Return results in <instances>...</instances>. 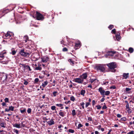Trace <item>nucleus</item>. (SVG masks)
<instances>
[{"label": "nucleus", "mask_w": 134, "mask_h": 134, "mask_svg": "<svg viewBox=\"0 0 134 134\" xmlns=\"http://www.w3.org/2000/svg\"><path fill=\"white\" fill-rule=\"evenodd\" d=\"M88 120L89 121H92V118L91 117H88Z\"/></svg>", "instance_id": "nucleus-57"}, {"label": "nucleus", "mask_w": 134, "mask_h": 134, "mask_svg": "<svg viewBox=\"0 0 134 134\" xmlns=\"http://www.w3.org/2000/svg\"><path fill=\"white\" fill-rule=\"evenodd\" d=\"M61 44H62L64 46H65L66 45V44L65 43L63 40H62V41H61Z\"/></svg>", "instance_id": "nucleus-49"}, {"label": "nucleus", "mask_w": 134, "mask_h": 134, "mask_svg": "<svg viewBox=\"0 0 134 134\" xmlns=\"http://www.w3.org/2000/svg\"><path fill=\"white\" fill-rule=\"evenodd\" d=\"M117 116L118 118H121V117L122 116L120 114H118L117 115Z\"/></svg>", "instance_id": "nucleus-60"}, {"label": "nucleus", "mask_w": 134, "mask_h": 134, "mask_svg": "<svg viewBox=\"0 0 134 134\" xmlns=\"http://www.w3.org/2000/svg\"><path fill=\"white\" fill-rule=\"evenodd\" d=\"M6 52H4L2 53H0V57L1 58H4V54H6Z\"/></svg>", "instance_id": "nucleus-25"}, {"label": "nucleus", "mask_w": 134, "mask_h": 134, "mask_svg": "<svg viewBox=\"0 0 134 134\" xmlns=\"http://www.w3.org/2000/svg\"><path fill=\"white\" fill-rule=\"evenodd\" d=\"M5 111H7V112H8L10 111V110L9 108H5Z\"/></svg>", "instance_id": "nucleus-62"}, {"label": "nucleus", "mask_w": 134, "mask_h": 134, "mask_svg": "<svg viewBox=\"0 0 134 134\" xmlns=\"http://www.w3.org/2000/svg\"><path fill=\"white\" fill-rule=\"evenodd\" d=\"M125 90L127 92V93H130V92H129V91L131 90V88L126 87V88Z\"/></svg>", "instance_id": "nucleus-27"}, {"label": "nucleus", "mask_w": 134, "mask_h": 134, "mask_svg": "<svg viewBox=\"0 0 134 134\" xmlns=\"http://www.w3.org/2000/svg\"><path fill=\"white\" fill-rule=\"evenodd\" d=\"M105 65L103 64H99L96 66L95 69L98 71L104 72L105 71Z\"/></svg>", "instance_id": "nucleus-1"}, {"label": "nucleus", "mask_w": 134, "mask_h": 134, "mask_svg": "<svg viewBox=\"0 0 134 134\" xmlns=\"http://www.w3.org/2000/svg\"><path fill=\"white\" fill-rule=\"evenodd\" d=\"M9 109L10 110H11L12 111H13L14 110V107L12 106H10L9 107Z\"/></svg>", "instance_id": "nucleus-34"}, {"label": "nucleus", "mask_w": 134, "mask_h": 134, "mask_svg": "<svg viewBox=\"0 0 134 134\" xmlns=\"http://www.w3.org/2000/svg\"><path fill=\"white\" fill-rule=\"evenodd\" d=\"M56 107L55 106L53 105L51 107V109L53 110H56L55 109Z\"/></svg>", "instance_id": "nucleus-37"}, {"label": "nucleus", "mask_w": 134, "mask_h": 134, "mask_svg": "<svg viewBox=\"0 0 134 134\" xmlns=\"http://www.w3.org/2000/svg\"><path fill=\"white\" fill-rule=\"evenodd\" d=\"M48 83V82L46 80L43 82V83H42V86L43 87H44L45 86L47 85Z\"/></svg>", "instance_id": "nucleus-21"}, {"label": "nucleus", "mask_w": 134, "mask_h": 134, "mask_svg": "<svg viewBox=\"0 0 134 134\" xmlns=\"http://www.w3.org/2000/svg\"><path fill=\"white\" fill-rule=\"evenodd\" d=\"M70 100L73 101L74 102L75 100V98L73 96H72L70 97Z\"/></svg>", "instance_id": "nucleus-32"}, {"label": "nucleus", "mask_w": 134, "mask_h": 134, "mask_svg": "<svg viewBox=\"0 0 134 134\" xmlns=\"http://www.w3.org/2000/svg\"><path fill=\"white\" fill-rule=\"evenodd\" d=\"M0 126L2 127H5L4 125V124L2 123H1V124H0Z\"/></svg>", "instance_id": "nucleus-58"}, {"label": "nucleus", "mask_w": 134, "mask_h": 134, "mask_svg": "<svg viewBox=\"0 0 134 134\" xmlns=\"http://www.w3.org/2000/svg\"><path fill=\"white\" fill-rule=\"evenodd\" d=\"M23 66H24V68H26V69H29V71H31V69L30 68V66L29 65H24L23 64H22Z\"/></svg>", "instance_id": "nucleus-19"}, {"label": "nucleus", "mask_w": 134, "mask_h": 134, "mask_svg": "<svg viewBox=\"0 0 134 134\" xmlns=\"http://www.w3.org/2000/svg\"><path fill=\"white\" fill-rule=\"evenodd\" d=\"M81 46L80 42L79 41L75 43V46L74 48L75 49H77L79 48Z\"/></svg>", "instance_id": "nucleus-10"}, {"label": "nucleus", "mask_w": 134, "mask_h": 134, "mask_svg": "<svg viewBox=\"0 0 134 134\" xmlns=\"http://www.w3.org/2000/svg\"><path fill=\"white\" fill-rule=\"evenodd\" d=\"M4 100L5 103H8L9 102V99L7 98H5Z\"/></svg>", "instance_id": "nucleus-45"}, {"label": "nucleus", "mask_w": 134, "mask_h": 134, "mask_svg": "<svg viewBox=\"0 0 134 134\" xmlns=\"http://www.w3.org/2000/svg\"><path fill=\"white\" fill-rule=\"evenodd\" d=\"M134 131H132L130 132L127 133V134H134Z\"/></svg>", "instance_id": "nucleus-53"}, {"label": "nucleus", "mask_w": 134, "mask_h": 134, "mask_svg": "<svg viewBox=\"0 0 134 134\" xmlns=\"http://www.w3.org/2000/svg\"><path fill=\"white\" fill-rule=\"evenodd\" d=\"M59 114L60 116L62 117H64L65 116V112H62V110H60L59 113Z\"/></svg>", "instance_id": "nucleus-17"}, {"label": "nucleus", "mask_w": 134, "mask_h": 134, "mask_svg": "<svg viewBox=\"0 0 134 134\" xmlns=\"http://www.w3.org/2000/svg\"><path fill=\"white\" fill-rule=\"evenodd\" d=\"M107 65L109 68L111 70V72H115V70L114 69V68L116 67V64L115 62H112L108 64H107Z\"/></svg>", "instance_id": "nucleus-3"}, {"label": "nucleus", "mask_w": 134, "mask_h": 134, "mask_svg": "<svg viewBox=\"0 0 134 134\" xmlns=\"http://www.w3.org/2000/svg\"><path fill=\"white\" fill-rule=\"evenodd\" d=\"M83 126V125L81 124H78L77 128L78 129H79L81 127H82Z\"/></svg>", "instance_id": "nucleus-46"}, {"label": "nucleus", "mask_w": 134, "mask_h": 134, "mask_svg": "<svg viewBox=\"0 0 134 134\" xmlns=\"http://www.w3.org/2000/svg\"><path fill=\"white\" fill-rule=\"evenodd\" d=\"M39 81V79L38 78H36L34 80V83H36L38 82Z\"/></svg>", "instance_id": "nucleus-43"}, {"label": "nucleus", "mask_w": 134, "mask_h": 134, "mask_svg": "<svg viewBox=\"0 0 134 134\" xmlns=\"http://www.w3.org/2000/svg\"><path fill=\"white\" fill-rule=\"evenodd\" d=\"M16 52L15 50H12L11 53L13 55H14L15 54Z\"/></svg>", "instance_id": "nucleus-38"}, {"label": "nucleus", "mask_w": 134, "mask_h": 134, "mask_svg": "<svg viewBox=\"0 0 134 134\" xmlns=\"http://www.w3.org/2000/svg\"><path fill=\"white\" fill-rule=\"evenodd\" d=\"M116 38L117 40L118 41L120 40L121 38L119 34H118L116 35Z\"/></svg>", "instance_id": "nucleus-22"}, {"label": "nucleus", "mask_w": 134, "mask_h": 134, "mask_svg": "<svg viewBox=\"0 0 134 134\" xmlns=\"http://www.w3.org/2000/svg\"><path fill=\"white\" fill-rule=\"evenodd\" d=\"M98 91L100 92L101 94L103 96L104 95L105 91L103 90L102 87H100L98 89Z\"/></svg>", "instance_id": "nucleus-13"}, {"label": "nucleus", "mask_w": 134, "mask_h": 134, "mask_svg": "<svg viewBox=\"0 0 134 134\" xmlns=\"http://www.w3.org/2000/svg\"><path fill=\"white\" fill-rule=\"evenodd\" d=\"M84 104H85V103L84 102H82V103H80V105L81 106L82 108L83 109H84Z\"/></svg>", "instance_id": "nucleus-39"}, {"label": "nucleus", "mask_w": 134, "mask_h": 134, "mask_svg": "<svg viewBox=\"0 0 134 134\" xmlns=\"http://www.w3.org/2000/svg\"><path fill=\"white\" fill-rule=\"evenodd\" d=\"M114 27L112 25H110L108 27V28L110 29L111 30L112 28Z\"/></svg>", "instance_id": "nucleus-44"}, {"label": "nucleus", "mask_w": 134, "mask_h": 134, "mask_svg": "<svg viewBox=\"0 0 134 134\" xmlns=\"http://www.w3.org/2000/svg\"><path fill=\"white\" fill-rule=\"evenodd\" d=\"M24 84L25 85H27L28 84V82L25 80H24Z\"/></svg>", "instance_id": "nucleus-59"}, {"label": "nucleus", "mask_w": 134, "mask_h": 134, "mask_svg": "<svg viewBox=\"0 0 134 134\" xmlns=\"http://www.w3.org/2000/svg\"><path fill=\"white\" fill-rule=\"evenodd\" d=\"M7 75L5 74L0 75V82L2 83L6 82L7 81Z\"/></svg>", "instance_id": "nucleus-4"}, {"label": "nucleus", "mask_w": 134, "mask_h": 134, "mask_svg": "<svg viewBox=\"0 0 134 134\" xmlns=\"http://www.w3.org/2000/svg\"><path fill=\"white\" fill-rule=\"evenodd\" d=\"M13 132H14L16 134L19 133V131L16 129H13Z\"/></svg>", "instance_id": "nucleus-29"}, {"label": "nucleus", "mask_w": 134, "mask_h": 134, "mask_svg": "<svg viewBox=\"0 0 134 134\" xmlns=\"http://www.w3.org/2000/svg\"><path fill=\"white\" fill-rule=\"evenodd\" d=\"M57 93V91H54L53 92V97H55L56 96V94Z\"/></svg>", "instance_id": "nucleus-42"}, {"label": "nucleus", "mask_w": 134, "mask_h": 134, "mask_svg": "<svg viewBox=\"0 0 134 134\" xmlns=\"http://www.w3.org/2000/svg\"><path fill=\"white\" fill-rule=\"evenodd\" d=\"M104 104L105 105L103 106L102 108V109H106L107 108V107H106V105L105 104V103H104Z\"/></svg>", "instance_id": "nucleus-56"}, {"label": "nucleus", "mask_w": 134, "mask_h": 134, "mask_svg": "<svg viewBox=\"0 0 134 134\" xmlns=\"http://www.w3.org/2000/svg\"><path fill=\"white\" fill-rule=\"evenodd\" d=\"M85 93V91L84 90H82L81 91L80 94L83 95V96H84V94Z\"/></svg>", "instance_id": "nucleus-24"}, {"label": "nucleus", "mask_w": 134, "mask_h": 134, "mask_svg": "<svg viewBox=\"0 0 134 134\" xmlns=\"http://www.w3.org/2000/svg\"><path fill=\"white\" fill-rule=\"evenodd\" d=\"M13 127L17 128L19 129L22 127L21 126L20 124H13Z\"/></svg>", "instance_id": "nucleus-14"}, {"label": "nucleus", "mask_w": 134, "mask_h": 134, "mask_svg": "<svg viewBox=\"0 0 134 134\" xmlns=\"http://www.w3.org/2000/svg\"><path fill=\"white\" fill-rule=\"evenodd\" d=\"M2 11L1 10L0 11V18H1L4 15V13L2 14Z\"/></svg>", "instance_id": "nucleus-40"}, {"label": "nucleus", "mask_w": 134, "mask_h": 134, "mask_svg": "<svg viewBox=\"0 0 134 134\" xmlns=\"http://www.w3.org/2000/svg\"><path fill=\"white\" fill-rule=\"evenodd\" d=\"M42 68L41 67H40L39 66L36 67L35 69V70H42Z\"/></svg>", "instance_id": "nucleus-28"}, {"label": "nucleus", "mask_w": 134, "mask_h": 134, "mask_svg": "<svg viewBox=\"0 0 134 134\" xmlns=\"http://www.w3.org/2000/svg\"><path fill=\"white\" fill-rule=\"evenodd\" d=\"M15 8V7H12V9L10 8V9H4L3 10H2V12L1 13L2 14L4 13V15L6 13H7L8 12H9V11H12V10H13Z\"/></svg>", "instance_id": "nucleus-6"}, {"label": "nucleus", "mask_w": 134, "mask_h": 134, "mask_svg": "<svg viewBox=\"0 0 134 134\" xmlns=\"http://www.w3.org/2000/svg\"><path fill=\"white\" fill-rule=\"evenodd\" d=\"M48 119L50 120L49 121H46V122H47L49 126H51L55 124V122L54 121V119H50V118H49Z\"/></svg>", "instance_id": "nucleus-7"}, {"label": "nucleus", "mask_w": 134, "mask_h": 134, "mask_svg": "<svg viewBox=\"0 0 134 134\" xmlns=\"http://www.w3.org/2000/svg\"><path fill=\"white\" fill-rule=\"evenodd\" d=\"M13 35V33L12 32L8 31L5 35V36L6 38H8Z\"/></svg>", "instance_id": "nucleus-9"}, {"label": "nucleus", "mask_w": 134, "mask_h": 134, "mask_svg": "<svg viewBox=\"0 0 134 134\" xmlns=\"http://www.w3.org/2000/svg\"><path fill=\"white\" fill-rule=\"evenodd\" d=\"M75 82L78 83H82L83 80L81 79L80 78H76L75 79Z\"/></svg>", "instance_id": "nucleus-12"}, {"label": "nucleus", "mask_w": 134, "mask_h": 134, "mask_svg": "<svg viewBox=\"0 0 134 134\" xmlns=\"http://www.w3.org/2000/svg\"><path fill=\"white\" fill-rule=\"evenodd\" d=\"M2 105L3 106H4L6 105V104L4 102H3L2 103Z\"/></svg>", "instance_id": "nucleus-64"}, {"label": "nucleus", "mask_w": 134, "mask_h": 134, "mask_svg": "<svg viewBox=\"0 0 134 134\" xmlns=\"http://www.w3.org/2000/svg\"><path fill=\"white\" fill-rule=\"evenodd\" d=\"M87 75L86 73H85L83 74L81 76V78L82 80L86 79L87 77Z\"/></svg>", "instance_id": "nucleus-16"}, {"label": "nucleus", "mask_w": 134, "mask_h": 134, "mask_svg": "<svg viewBox=\"0 0 134 134\" xmlns=\"http://www.w3.org/2000/svg\"><path fill=\"white\" fill-rule=\"evenodd\" d=\"M68 51L67 49L65 47L63 49V51L64 52L67 51Z\"/></svg>", "instance_id": "nucleus-54"}, {"label": "nucleus", "mask_w": 134, "mask_h": 134, "mask_svg": "<svg viewBox=\"0 0 134 134\" xmlns=\"http://www.w3.org/2000/svg\"><path fill=\"white\" fill-rule=\"evenodd\" d=\"M72 114L73 116H74L76 114L75 110L74 109L72 111Z\"/></svg>", "instance_id": "nucleus-33"}, {"label": "nucleus", "mask_w": 134, "mask_h": 134, "mask_svg": "<svg viewBox=\"0 0 134 134\" xmlns=\"http://www.w3.org/2000/svg\"><path fill=\"white\" fill-rule=\"evenodd\" d=\"M109 82L108 81H104L103 82V85H107V83H109Z\"/></svg>", "instance_id": "nucleus-55"}, {"label": "nucleus", "mask_w": 134, "mask_h": 134, "mask_svg": "<svg viewBox=\"0 0 134 134\" xmlns=\"http://www.w3.org/2000/svg\"><path fill=\"white\" fill-rule=\"evenodd\" d=\"M129 51L130 53H132L133 51V49L132 48H129Z\"/></svg>", "instance_id": "nucleus-31"}, {"label": "nucleus", "mask_w": 134, "mask_h": 134, "mask_svg": "<svg viewBox=\"0 0 134 134\" xmlns=\"http://www.w3.org/2000/svg\"><path fill=\"white\" fill-rule=\"evenodd\" d=\"M129 73H124L123 74V78L122 79H126L129 78Z\"/></svg>", "instance_id": "nucleus-15"}, {"label": "nucleus", "mask_w": 134, "mask_h": 134, "mask_svg": "<svg viewBox=\"0 0 134 134\" xmlns=\"http://www.w3.org/2000/svg\"><path fill=\"white\" fill-rule=\"evenodd\" d=\"M116 31V29H114L111 30V32L112 33L115 34Z\"/></svg>", "instance_id": "nucleus-47"}, {"label": "nucleus", "mask_w": 134, "mask_h": 134, "mask_svg": "<svg viewBox=\"0 0 134 134\" xmlns=\"http://www.w3.org/2000/svg\"><path fill=\"white\" fill-rule=\"evenodd\" d=\"M110 92L109 91H105L104 95L106 96H108L110 94Z\"/></svg>", "instance_id": "nucleus-30"}, {"label": "nucleus", "mask_w": 134, "mask_h": 134, "mask_svg": "<svg viewBox=\"0 0 134 134\" xmlns=\"http://www.w3.org/2000/svg\"><path fill=\"white\" fill-rule=\"evenodd\" d=\"M23 20L21 19V18H18L17 20H16V24H19L22 22Z\"/></svg>", "instance_id": "nucleus-18"}, {"label": "nucleus", "mask_w": 134, "mask_h": 134, "mask_svg": "<svg viewBox=\"0 0 134 134\" xmlns=\"http://www.w3.org/2000/svg\"><path fill=\"white\" fill-rule=\"evenodd\" d=\"M19 54L22 56L28 57L30 55V53H27L25 52V49L24 48H22L19 50Z\"/></svg>", "instance_id": "nucleus-2"}, {"label": "nucleus", "mask_w": 134, "mask_h": 134, "mask_svg": "<svg viewBox=\"0 0 134 134\" xmlns=\"http://www.w3.org/2000/svg\"><path fill=\"white\" fill-rule=\"evenodd\" d=\"M90 104V103L89 102H87L86 104L85 107L86 108Z\"/></svg>", "instance_id": "nucleus-51"}, {"label": "nucleus", "mask_w": 134, "mask_h": 134, "mask_svg": "<svg viewBox=\"0 0 134 134\" xmlns=\"http://www.w3.org/2000/svg\"><path fill=\"white\" fill-rule=\"evenodd\" d=\"M68 62L70 63V64L72 66L74 65V61L72 60L71 59H69L68 60Z\"/></svg>", "instance_id": "nucleus-20"}, {"label": "nucleus", "mask_w": 134, "mask_h": 134, "mask_svg": "<svg viewBox=\"0 0 134 134\" xmlns=\"http://www.w3.org/2000/svg\"><path fill=\"white\" fill-rule=\"evenodd\" d=\"M96 107H97V109L99 110L101 108V107L100 105H97Z\"/></svg>", "instance_id": "nucleus-52"}, {"label": "nucleus", "mask_w": 134, "mask_h": 134, "mask_svg": "<svg viewBox=\"0 0 134 134\" xmlns=\"http://www.w3.org/2000/svg\"><path fill=\"white\" fill-rule=\"evenodd\" d=\"M31 111V109L30 108H29L27 110V111L28 113H30Z\"/></svg>", "instance_id": "nucleus-41"}, {"label": "nucleus", "mask_w": 134, "mask_h": 134, "mask_svg": "<svg viewBox=\"0 0 134 134\" xmlns=\"http://www.w3.org/2000/svg\"><path fill=\"white\" fill-rule=\"evenodd\" d=\"M128 111V112L129 113H131V109L129 108H128L127 109H126Z\"/></svg>", "instance_id": "nucleus-50"}, {"label": "nucleus", "mask_w": 134, "mask_h": 134, "mask_svg": "<svg viewBox=\"0 0 134 134\" xmlns=\"http://www.w3.org/2000/svg\"><path fill=\"white\" fill-rule=\"evenodd\" d=\"M20 112L22 113H23L25 112H26V109L25 108L23 110H20Z\"/></svg>", "instance_id": "nucleus-36"}, {"label": "nucleus", "mask_w": 134, "mask_h": 134, "mask_svg": "<svg viewBox=\"0 0 134 134\" xmlns=\"http://www.w3.org/2000/svg\"><path fill=\"white\" fill-rule=\"evenodd\" d=\"M42 61L43 62H46L48 61L49 59V58L47 56H45L41 58Z\"/></svg>", "instance_id": "nucleus-11"}, {"label": "nucleus", "mask_w": 134, "mask_h": 134, "mask_svg": "<svg viewBox=\"0 0 134 134\" xmlns=\"http://www.w3.org/2000/svg\"><path fill=\"white\" fill-rule=\"evenodd\" d=\"M115 53V52L112 51H109L108 52L107 54L105 55V56L106 57H108V56H114Z\"/></svg>", "instance_id": "nucleus-8"}, {"label": "nucleus", "mask_w": 134, "mask_h": 134, "mask_svg": "<svg viewBox=\"0 0 134 134\" xmlns=\"http://www.w3.org/2000/svg\"><path fill=\"white\" fill-rule=\"evenodd\" d=\"M126 119L125 117H123L121 118L120 120L119 121L121 122H122L121 121H126Z\"/></svg>", "instance_id": "nucleus-26"}, {"label": "nucleus", "mask_w": 134, "mask_h": 134, "mask_svg": "<svg viewBox=\"0 0 134 134\" xmlns=\"http://www.w3.org/2000/svg\"><path fill=\"white\" fill-rule=\"evenodd\" d=\"M28 36H25L24 37V41H25V42H27V40H28Z\"/></svg>", "instance_id": "nucleus-23"}, {"label": "nucleus", "mask_w": 134, "mask_h": 134, "mask_svg": "<svg viewBox=\"0 0 134 134\" xmlns=\"http://www.w3.org/2000/svg\"><path fill=\"white\" fill-rule=\"evenodd\" d=\"M56 106H57L58 107H61L63 105L62 104H56Z\"/></svg>", "instance_id": "nucleus-48"}, {"label": "nucleus", "mask_w": 134, "mask_h": 134, "mask_svg": "<svg viewBox=\"0 0 134 134\" xmlns=\"http://www.w3.org/2000/svg\"><path fill=\"white\" fill-rule=\"evenodd\" d=\"M68 131L69 132L72 133H73L74 132V130L71 129H69Z\"/></svg>", "instance_id": "nucleus-35"}, {"label": "nucleus", "mask_w": 134, "mask_h": 134, "mask_svg": "<svg viewBox=\"0 0 134 134\" xmlns=\"http://www.w3.org/2000/svg\"><path fill=\"white\" fill-rule=\"evenodd\" d=\"M70 100H68L67 101V102H65V103L66 104H68V103H70Z\"/></svg>", "instance_id": "nucleus-63"}, {"label": "nucleus", "mask_w": 134, "mask_h": 134, "mask_svg": "<svg viewBox=\"0 0 134 134\" xmlns=\"http://www.w3.org/2000/svg\"><path fill=\"white\" fill-rule=\"evenodd\" d=\"M36 16L35 17H36L37 20H43L44 19L43 16L40 13L37 11L36 12Z\"/></svg>", "instance_id": "nucleus-5"}, {"label": "nucleus", "mask_w": 134, "mask_h": 134, "mask_svg": "<svg viewBox=\"0 0 134 134\" xmlns=\"http://www.w3.org/2000/svg\"><path fill=\"white\" fill-rule=\"evenodd\" d=\"M110 89H115L116 88V87L115 86H112L110 87Z\"/></svg>", "instance_id": "nucleus-61"}]
</instances>
